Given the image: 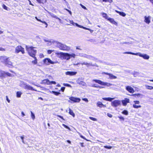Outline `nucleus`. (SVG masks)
Returning a JSON list of instances; mask_svg holds the SVG:
<instances>
[{"mask_svg":"<svg viewBox=\"0 0 153 153\" xmlns=\"http://www.w3.org/2000/svg\"><path fill=\"white\" fill-rule=\"evenodd\" d=\"M25 48L28 55L31 57L36 56L37 50L34 49L35 47L33 46H25Z\"/></svg>","mask_w":153,"mask_h":153,"instance_id":"f257e3e1","label":"nucleus"},{"mask_svg":"<svg viewBox=\"0 0 153 153\" xmlns=\"http://www.w3.org/2000/svg\"><path fill=\"white\" fill-rule=\"evenodd\" d=\"M0 60L1 62L4 63L6 65L8 66H12V63L9 59V58L6 56H3L0 57Z\"/></svg>","mask_w":153,"mask_h":153,"instance_id":"f03ea898","label":"nucleus"},{"mask_svg":"<svg viewBox=\"0 0 153 153\" xmlns=\"http://www.w3.org/2000/svg\"><path fill=\"white\" fill-rule=\"evenodd\" d=\"M56 54L59 57H63L64 59L68 60L70 58V55L67 53H64L62 52L56 53Z\"/></svg>","mask_w":153,"mask_h":153,"instance_id":"7ed1b4c3","label":"nucleus"},{"mask_svg":"<svg viewBox=\"0 0 153 153\" xmlns=\"http://www.w3.org/2000/svg\"><path fill=\"white\" fill-rule=\"evenodd\" d=\"M21 52L22 54H24L25 53L24 48L21 45L17 46L15 50V52L16 53H18Z\"/></svg>","mask_w":153,"mask_h":153,"instance_id":"20e7f679","label":"nucleus"},{"mask_svg":"<svg viewBox=\"0 0 153 153\" xmlns=\"http://www.w3.org/2000/svg\"><path fill=\"white\" fill-rule=\"evenodd\" d=\"M93 82H95L98 83V84L103 85H106L107 86H109L110 85V84L109 83H108V82H102V81H101V80H99V79H93L92 80Z\"/></svg>","mask_w":153,"mask_h":153,"instance_id":"39448f33","label":"nucleus"},{"mask_svg":"<svg viewBox=\"0 0 153 153\" xmlns=\"http://www.w3.org/2000/svg\"><path fill=\"white\" fill-rule=\"evenodd\" d=\"M43 63L47 65H49L51 64H54L56 62L52 61L50 58H45L43 60Z\"/></svg>","mask_w":153,"mask_h":153,"instance_id":"423d86ee","label":"nucleus"},{"mask_svg":"<svg viewBox=\"0 0 153 153\" xmlns=\"http://www.w3.org/2000/svg\"><path fill=\"white\" fill-rule=\"evenodd\" d=\"M58 48L60 50L63 51L68 50L69 48L68 47L65 45L60 43H59L58 45Z\"/></svg>","mask_w":153,"mask_h":153,"instance_id":"0eeeda50","label":"nucleus"},{"mask_svg":"<svg viewBox=\"0 0 153 153\" xmlns=\"http://www.w3.org/2000/svg\"><path fill=\"white\" fill-rule=\"evenodd\" d=\"M121 102L119 100H114L111 102V105L114 107H117L120 105Z\"/></svg>","mask_w":153,"mask_h":153,"instance_id":"6e6552de","label":"nucleus"},{"mask_svg":"<svg viewBox=\"0 0 153 153\" xmlns=\"http://www.w3.org/2000/svg\"><path fill=\"white\" fill-rule=\"evenodd\" d=\"M134 104L133 105V107L135 108H137L141 107V106L140 105H137L140 103V102L139 100H135L134 101Z\"/></svg>","mask_w":153,"mask_h":153,"instance_id":"1a4fd4ad","label":"nucleus"},{"mask_svg":"<svg viewBox=\"0 0 153 153\" xmlns=\"http://www.w3.org/2000/svg\"><path fill=\"white\" fill-rule=\"evenodd\" d=\"M69 99L73 102H79L81 100L79 98L75 97H70Z\"/></svg>","mask_w":153,"mask_h":153,"instance_id":"9d476101","label":"nucleus"},{"mask_svg":"<svg viewBox=\"0 0 153 153\" xmlns=\"http://www.w3.org/2000/svg\"><path fill=\"white\" fill-rule=\"evenodd\" d=\"M102 74H106L108 75L109 76L110 78L111 79H116L117 78L116 76L113 75L111 74L105 72H103Z\"/></svg>","mask_w":153,"mask_h":153,"instance_id":"9b49d317","label":"nucleus"},{"mask_svg":"<svg viewBox=\"0 0 153 153\" xmlns=\"http://www.w3.org/2000/svg\"><path fill=\"white\" fill-rule=\"evenodd\" d=\"M122 102L123 106H126L127 103L129 102V100L128 98H125L124 100L122 101Z\"/></svg>","mask_w":153,"mask_h":153,"instance_id":"f8f14e48","label":"nucleus"},{"mask_svg":"<svg viewBox=\"0 0 153 153\" xmlns=\"http://www.w3.org/2000/svg\"><path fill=\"white\" fill-rule=\"evenodd\" d=\"M126 89L128 91L131 93H133L134 92V89L130 86H127L126 87Z\"/></svg>","mask_w":153,"mask_h":153,"instance_id":"ddd939ff","label":"nucleus"},{"mask_svg":"<svg viewBox=\"0 0 153 153\" xmlns=\"http://www.w3.org/2000/svg\"><path fill=\"white\" fill-rule=\"evenodd\" d=\"M76 74L77 72L75 71H67L65 73L66 75H69L71 76L74 75Z\"/></svg>","mask_w":153,"mask_h":153,"instance_id":"4468645a","label":"nucleus"},{"mask_svg":"<svg viewBox=\"0 0 153 153\" xmlns=\"http://www.w3.org/2000/svg\"><path fill=\"white\" fill-rule=\"evenodd\" d=\"M151 17L150 16H145L144 17V22L147 24H149L150 22V19Z\"/></svg>","mask_w":153,"mask_h":153,"instance_id":"2eb2a0df","label":"nucleus"},{"mask_svg":"<svg viewBox=\"0 0 153 153\" xmlns=\"http://www.w3.org/2000/svg\"><path fill=\"white\" fill-rule=\"evenodd\" d=\"M107 20H108L111 23L113 24L116 25H117V23L115 22L114 19L113 18H109Z\"/></svg>","mask_w":153,"mask_h":153,"instance_id":"dca6fc26","label":"nucleus"},{"mask_svg":"<svg viewBox=\"0 0 153 153\" xmlns=\"http://www.w3.org/2000/svg\"><path fill=\"white\" fill-rule=\"evenodd\" d=\"M107 20H108L111 23L113 24L116 25H117V23L115 22L114 19L113 18H109Z\"/></svg>","mask_w":153,"mask_h":153,"instance_id":"f3484780","label":"nucleus"},{"mask_svg":"<svg viewBox=\"0 0 153 153\" xmlns=\"http://www.w3.org/2000/svg\"><path fill=\"white\" fill-rule=\"evenodd\" d=\"M25 89L26 90H34L32 87L28 85H26L25 86Z\"/></svg>","mask_w":153,"mask_h":153,"instance_id":"a211bd4d","label":"nucleus"},{"mask_svg":"<svg viewBox=\"0 0 153 153\" xmlns=\"http://www.w3.org/2000/svg\"><path fill=\"white\" fill-rule=\"evenodd\" d=\"M50 81L48 79H45L42 80V83L44 84L49 85Z\"/></svg>","mask_w":153,"mask_h":153,"instance_id":"6ab92c4d","label":"nucleus"},{"mask_svg":"<svg viewBox=\"0 0 153 153\" xmlns=\"http://www.w3.org/2000/svg\"><path fill=\"white\" fill-rule=\"evenodd\" d=\"M97 106L100 108H102L105 107V105H103L102 102L99 101L97 104Z\"/></svg>","mask_w":153,"mask_h":153,"instance_id":"aec40b11","label":"nucleus"},{"mask_svg":"<svg viewBox=\"0 0 153 153\" xmlns=\"http://www.w3.org/2000/svg\"><path fill=\"white\" fill-rule=\"evenodd\" d=\"M139 56L142 57H143L144 59H148L149 58V56L146 54L143 55L141 54H140L139 55Z\"/></svg>","mask_w":153,"mask_h":153,"instance_id":"412c9836","label":"nucleus"},{"mask_svg":"<svg viewBox=\"0 0 153 153\" xmlns=\"http://www.w3.org/2000/svg\"><path fill=\"white\" fill-rule=\"evenodd\" d=\"M5 76V72L4 71H0V78H2Z\"/></svg>","mask_w":153,"mask_h":153,"instance_id":"4be33fe9","label":"nucleus"},{"mask_svg":"<svg viewBox=\"0 0 153 153\" xmlns=\"http://www.w3.org/2000/svg\"><path fill=\"white\" fill-rule=\"evenodd\" d=\"M34 58V60L32 61V63L34 65H36L37 63V59L36 56L32 57Z\"/></svg>","mask_w":153,"mask_h":153,"instance_id":"5701e85b","label":"nucleus"},{"mask_svg":"<svg viewBox=\"0 0 153 153\" xmlns=\"http://www.w3.org/2000/svg\"><path fill=\"white\" fill-rule=\"evenodd\" d=\"M37 1L39 4H44L45 3L46 1V0H36Z\"/></svg>","mask_w":153,"mask_h":153,"instance_id":"b1692460","label":"nucleus"},{"mask_svg":"<svg viewBox=\"0 0 153 153\" xmlns=\"http://www.w3.org/2000/svg\"><path fill=\"white\" fill-rule=\"evenodd\" d=\"M114 99V98H112L110 97L103 98H102V99L104 100L109 101H111Z\"/></svg>","mask_w":153,"mask_h":153,"instance_id":"393cba45","label":"nucleus"},{"mask_svg":"<svg viewBox=\"0 0 153 153\" xmlns=\"http://www.w3.org/2000/svg\"><path fill=\"white\" fill-rule=\"evenodd\" d=\"M102 16L105 19L108 20V19L109 17L106 13H102Z\"/></svg>","mask_w":153,"mask_h":153,"instance_id":"a878e982","label":"nucleus"},{"mask_svg":"<svg viewBox=\"0 0 153 153\" xmlns=\"http://www.w3.org/2000/svg\"><path fill=\"white\" fill-rule=\"evenodd\" d=\"M69 114L71 115H72L73 117H74L75 116V115L73 111L71 109H69Z\"/></svg>","mask_w":153,"mask_h":153,"instance_id":"bb28decb","label":"nucleus"},{"mask_svg":"<svg viewBox=\"0 0 153 153\" xmlns=\"http://www.w3.org/2000/svg\"><path fill=\"white\" fill-rule=\"evenodd\" d=\"M145 87L146 88L149 90H152L153 89V87L152 86H149L148 85H146Z\"/></svg>","mask_w":153,"mask_h":153,"instance_id":"cd10ccee","label":"nucleus"},{"mask_svg":"<svg viewBox=\"0 0 153 153\" xmlns=\"http://www.w3.org/2000/svg\"><path fill=\"white\" fill-rule=\"evenodd\" d=\"M22 94V93L20 91H17L16 92V97H20L21 96V95Z\"/></svg>","mask_w":153,"mask_h":153,"instance_id":"c85d7f7f","label":"nucleus"},{"mask_svg":"<svg viewBox=\"0 0 153 153\" xmlns=\"http://www.w3.org/2000/svg\"><path fill=\"white\" fill-rule=\"evenodd\" d=\"M51 93L55 95L56 96H58L60 94V93L58 92H56L54 91H52Z\"/></svg>","mask_w":153,"mask_h":153,"instance_id":"c756f323","label":"nucleus"},{"mask_svg":"<svg viewBox=\"0 0 153 153\" xmlns=\"http://www.w3.org/2000/svg\"><path fill=\"white\" fill-rule=\"evenodd\" d=\"M131 95L134 96L135 97H136V96H137V97H139L141 96H142V94H141L138 93V94H132Z\"/></svg>","mask_w":153,"mask_h":153,"instance_id":"7c9ffc66","label":"nucleus"},{"mask_svg":"<svg viewBox=\"0 0 153 153\" xmlns=\"http://www.w3.org/2000/svg\"><path fill=\"white\" fill-rule=\"evenodd\" d=\"M125 54H129L133 55H137L138 53H134L131 52H126L124 53Z\"/></svg>","mask_w":153,"mask_h":153,"instance_id":"2f4dec72","label":"nucleus"},{"mask_svg":"<svg viewBox=\"0 0 153 153\" xmlns=\"http://www.w3.org/2000/svg\"><path fill=\"white\" fill-rule=\"evenodd\" d=\"M122 113L125 115H127L128 114V112L126 110H124L122 112Z\"/></svg>","mask_w":153,"mask_h":153,"instance_id":"473e14b6","label":"nucleus"},{"mask_svg":"<svg viewBox=\"0 0 153 153\" xmlns=\"http://www.w3.org/2000/svg\"><path fill=\"white\" fill-rule=\"evenodd\" d=\"M82 65H86L87 66H92V65L90 63H88L87 62H83L82 64Z\"/></svg>","mask_w":153,"mask_h":153,"instance_id":"72a5a7b5","label":"nucleus"},{"mask_svg":"<svg viewBox=\"0 0 153 153\" xmlns=\"http://www.w3.org/2000/svg\"><path fill=\"white\" fill-rule=\"evenodd\" d=\"M103 2H108L109 3H111L113 2V0H102Z\"/></svg>","mask_w":153,"mask_h":153,"instance_id":"f704fd0d","label":"nucleus"},{"mask_svg":"<svg viewBox=\"0 0 153 153\" xmlns=\"http://www.w3.org/2000/svg\"><path fill=\"white\" fill-rule=\"evenodd\" d=\"M78 84L80 85H82L83 86L85 85V83L83 81H80L78 82Z\"/></svg>","mask_w":153,"mask_h":153,"instance_id":"c9c22d12","label":"nucleus"},{"mask_svg":"<svg viewBox=\"0 0 153 153\" xmlns=\"http://www.w3.org/2000/svg\"><path fill=\"white\" fill-rule=\"evenodd\" d=\"M104 147L105 148L108 149H111L112 148V147L110 146H104Z\"/></svg>","mask_w":153,"mask_h":153,"instance_id":"e433bc0d","label":"nucleus"},{"mask_svg":"<svg viewBox=\"0 0 153 153\" xmlns=\"http://www.w3.org/2000/svg\"><path fill=\"white\" fill-rule=\"evenodd\" d=\"M2 6L3 9L7 10H8L7 7L5 4H3Z\"/></svg>","mask_w":153,"mask_h":153,"instance_id":"4c0bfd02","label":"nucleus"},{"mask_svg":"<svg viewBox=\"0 0 153 153\" xmlns=\"http://www.w3.org/2000/svg\"><path fill=\"white\" fill-rule=\"evenodd\" d=\"M120 15L124 17L126 16V14L125 13L123 12H121L120 13Z\"/></svg>","mask_w":153,"mask_h":153,"instance_id":"58836bf2","label":"nucleus"},{"mask_svg":"<svg viewBox=\"0 0 153 153\" xmlns=\"http://www.w3.org/2000/svg\"><path fill=\"white\" fill-rule=\"evenodd\" d=\"M12 76V75L10 73H8V72H5V76Z\"/></svg>","mask_w":153,"mask_h":153,"instance_id":"ea45409f","label":"nucleus"},{"mask_svg":"<svg viewBox=\"0 0 153 153\" xmlns=\"http://www.w3.org/2000/svg\"><path fill=\"white\" fill-rule=\"evenodd\" d=\"M31 117L33 119H34L35 118V116L34 114L31 111Z\"/></svg>","mask_w":153,"mask_h":153,"instance_id":"a19ab883","label":"nucleus"},{"mask_svg":"<svg viewBox=\"0 0 153 153\" xmlns=\"http://www.w3.org/2000/svg\"><path fill=\"white\" fill-rule=\"evenodd\" d=\"M41 22V23H42L44 24H45V25H46V26H45V27H47L48 26V24L45 21H41V22Z\"/></svg>","mask_w":153,"mask_h":153,"instance_id":"79ce46f5","label":"nucleus"},{"mask_svg":"<svg viewBox=\"0 0 153 153\" xmlns=\"http://www.w3.org/2000/svg\"><path fill=\"white\" fill-rule=\"evenodd\" d=\"M80 5L82 7V8H83L85 10H87V9L86 8V7L84 5H83L81 4H80Z\"/></svg>","mask_w":153,"mask_h":153,"instance_id":"37998d69","label":"nucleus"},{"mask_svg":"<svg viewBox=\"0 0 153 153\" xmlns=\"http://www.w3.org/2000/svg\"><path fill=\"white\" fill-rule=\"evenodd\" d=\"M49 83H50L49 85H52V84L55 85V84H56V83L55 81H50Z\"/></svg>","mask_w":153,"mask_h":153,"instance_id":"c03bdc74","label":"nucleus"},{"mask_svg":"<svg viewBox=\"0 0 153 153\" xmlns=\"http://www.w3.org/2000/svg\"><path fill=\"white\" fill-rule=\"evenodd\" d=\"M63 85L64 86H68V87H71V86L70 85L67 84V83H64L63 84Z\"/></svg>","mask_w":153,"mask_h":153,"instance_id":"a18cd8bd","label":"nucleus"},{"mask_svg":"<svg viewBox=\"0 0 153 153\" xmlns=\"http://www.w3.org/2000/svg\"><path fill=\"white\" fill-rule=\"evenodd\" d=\"M118 117L121 120L124 121V118L121 116H119Z\"/></svg>","mask_w":153,"mask_h":153,"instance_id":"49530a36","label":"nucleus"},{"mask_svg":"<svg viewBox=\"0 0 153 153\" xmlns=\"http://www.w3.org/2000/svg\"><path fill=\"white\" fill-rule=\"evenodd\" d=\"M64 10L67 11L68 12V13H69V14L71 15H72V12L70 10H68L66 8H65Z\"/></svg>","mask_w":153,"mask_h":153,"instance_id":"de8ad7c7","label":"nucleus"},{"mask_svg":"<svg viewBox=\"0 0 153 153\" xmlns=\"http://www.w3.org/2000/svg\"><path fill=\"white\" fill-rule=\"evenodd\" d=\"M90 119L93 120V121H96L97 120V119L96 118H94L93 117H89Z\"/></svg>","mask_w":153,"mask_h":153,"instance_id":"09e8293b","label":"nucleus"},{"mask_svg":"<svg viewBox=\"0 0 153 153\" xmlns=\"http://www.w3.org/2000/svg\"><path fill=\"white\" fill-rule=\"evenodd\" d=\"M52 17L53 18H55L57 19H59V20H60V19L58 17L56 16V15H52Z\"/></svg>","mask_w":153,"mask_h":153,"instance_id":"8fccbe9b","label":"nucleus"},{"mask_svg":"<svg viewBox=\"0 0 153 153\" xmlns=\"http://www.w3.org/2000/svg\"><path fill=\"white\" fill-rule=\"evenodd\" d=\"M62 126L66 128H67V129H70V128L68 126H67L65 124H62Z\"/></svg>","mask_w":153,"mask_h":153,"instance_id":"3c124183","label":"nucleus"},{"mask_svg":"<svg viewBox=\"0 0 153 153\" xmlns=\"http://www.w3.org/2000/svg\"><path fill=\"white\" fill-rule=\"evenodd\" d=\"M65 87H62L61 88V89H60V90L62 91V92H64V90H65Z\"/></svg>","mask_w":153,"mask_h":153,"instance_id":"603ef678","label":"nucleus"},{"mask_svg":"<svg viewBox=\"0 0 153 153\" xmlns=\"http://www.w3.org/2000/svg\"><path fill=\"white\" fill-rule=\"evenodd\" d=\"M20 138L22 140V141L23 143H25L24 140V137L23 136H20Z\"/></svg>","mask_w":153,"mask_h":153,"instance_id":"864d4df0","label":"nucleus"},{"mask_svg":"<svg viewBox=\"0 0 153 153\" xmlns=\"http://www.w3.org/2000/svg\"><path fill=\"white\" fill-rule=\"evenodd\" d=\"M82 100L86 102H88V99L86 98H83L82 99Z\"/></svg>","mask_w":153,"mask_h":153,"instance_id":"5fc2aeb1","label":"nucleus"},{"mask_svg":"<svg viewBox=\"0 0 153 153\" xmlns=\"http://www.w3.org/2000/svg\"><path fill=\"white\" fill-rule=\"evenodd\" d=\"M5 51V49L4 48H3L2 47H0V51Z\"/></svg>","mask_w":153,"mask_h":153,"instance_id":"6e6d98bb","label":"nucleus"},{"mask_svg":"<svg viewBox=\"0 0 153 153\" xmlns=\"http://www.w3.org/2000/svg\"><path fill=\"white\" fill-rule=\"evenodd\" d=\"M53 52V51L51 50H48L47 51V53L48 54H51Z\"/></svg>","mask_w":153,"mask_h":153,"instance_id":"4d7b16f0","label":"nucleus"},{"mask_svg":"<svg viewBox=\"0 0 153 153\" xmlns=\"http://www.w3.org/2000/svg\"><path fill=\"white\" fill-rule=\"evenodd\" d=\"M56 116L58 117H60V118H61V119H62L63 120H65V119L63 118V117L62 116H61L59 115H56Z\"/></svg>","mask_w":153,"mask_h":153,"instance_id":"13d9d810","label":"nucleus"},{"mask_svg":"<svg viewBox=\"0 0 153 153\" xmlns=\"http://www.w3.org/2000/svg\"><path fill=\"white\" fill-rule=\"evenodd\" d=\"M107 115L109 117L111 118L112 117V115L108 113L107 114Z\"/></svg>","mask_w":153,"mask_h":153,"instance_id":"bf43d9fd","label":"nucleus"},{"mask_svg":"<svg viewBox=\"0 0 153 153\" xmlns=\"http://www.w3.org/2000/svg\"><path fill=\"white\" fill-rule=\"evenodd\" d=\"M6 100H7V101L8 102V103H10V100L8 99V96H6Z\"/></svg>","mask_w":153,"mask_h":153,"instance_id":"052dcab7","label":"nucleus"},{"mask_svg":"<svg viewBox=\"0 0 153 153\" xmlns=\"http://www.w3.org/2000/svg\"><path fill=\"white\" fill-rule=\"evenodd\" d=\"M70 57L71 56V57H73L74 58L75 57V55L74 54H70Z\"/></svg>","mask_w":153,"mask_h":153,"instance_id":"680f3d73","label":"nucleus"},{"mask_svg":"<svg viewBox=\"0 0 153 153\" xmlns=\"http://www.w3.org/2000/svg\"><path fill=\"white\" fill-rule=\"evenodd\" d=\"M35 18L38 21H39V22H40L41 21V19H39L36 16L35 17Z\"/></svg>","mask_w":153,"mask_h":153,"instance_id":"e2e57ef3","label":"nucleus"},{"mask_svg":"<svg viewBox=\"0 0 153 153\" xmlns=\"http://www.w3.org/2000/svg\"><path fill=\"white\" fill-rule=\"evenodd\" d=\"M80 146L82 147H84V146L83 145V143H80Z\"/></svg>","mask_w":153,"mask_h":153,"instance_id":"0e129e2a","label":"nucleus"},{"mask_svg":"<svg viewBox=\"0 0 153 153\" xmlns=\"http://www.w3.org/2000/svg\"><path fill=\"white\" fill-rule=\"evenodd\" d=\"M80 137L82 139H85V140H86V138H85V137H84L82 135H80Z\"/></svg>","mask_w":153,"mask_h":153,"instance_id":"69168bd1","label":"nucleus"},{"mask_svg":"<svg viewBox=\"0 0 153 153\" xmlns=\"http://www.w3.org/2000/svg\"><path fill=\"white\" fill-rule=\"evenodd\" d=\"M40 58H43L44 57V56L43 54H41L40 55Z\"/></svg>","mask_w":153,"mask_h":153,"instance_id":"338daca9","label":"nucleus"},{"mask_svg":"<svg viewBox=\"0 0 153 153\" xmlns=\"http://www.w3.org/2000/svg\"><path fill=\"white\" fill-rule=\"evenodd\" d=\"M21 114H22V116L24 117V116H25V114L23 111H22L21 112Z\"/></svg>","mask_w":153,"mask_h":153,"instance_id":"774afa93","label":"nucleus"}]
</instances>
